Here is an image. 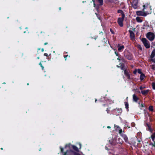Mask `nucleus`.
I'll use <instances>...</instances> for the list:
<instances>
[{
  "label": "nucleus",
  "instance_id": "1",
  "mask_svg": "<svg viewBox=\"0 0 155 155\" xmlns=\"http://www.w3.org/2000/svg\"><path fill=\"white\" fill-rule=\"evenodd\" d=\"M143 11L145 12L147 14H149V13H151V6L150 4L147 3H146L143 5Z\"/></svg>",
  "mask_w": 155,
  "mask_h": 155
},
{
  "label": "nucleus",
  "instance_id": "2",
  "mask_svg": "<svg viewBox=\"0 0 155 155\" xmlns=\"http://www.w3.org/2000/svg\"><path fill=\"white\" fill-rule=\"evenodd\" d=\"M71 147H72L76 151H78V148L77 147H76L75 146L72 145L71 144L69 143L68 144H66L65 146L64 149H66L67 150V151L66 152H64L66 153L67 152V150H68L70 149Z\"/></svg>",
  "mask_w": 155,
  "mask_h": 155
},
{
  "label": "nucleus",
  "instance_id": "3",
  "mask_svg": "<svg viewBox=\"0 0 155 155\" xmlns=\"http://www.w3.org/2000/svg\"><path fill=\"white\" fill-rule=\"evenodd\" d=\"M125 17V15H123V16L121 18H119L117 20V23L118 25L120 27H122L123 26V21Z\"/></svg>",
  "mask_w": 155,
  "mask_h": 155
},
{
  "label": "nucleus",
  "instance_id": "4",
  "mask_svg": "<svg viewBox=\"0 0 155 155\" xmlns=\"http://www.w3.org/2000/svg\"><path fill=\"white\" fill-rule=\"evenodd\" d=\"M154 34L151 32L148 33L147 35V38L150 41H152L154 39Z\"/></svg>",
  "mask_w": 155,
  "mask_h": 155
},
{
  "label": "nucleus",
  "instance_id": "5",
  "mask_svg": "<svg viewBox=\"0 0 155 155\" xmlns=\"http://www.w3.org/2000/svg\"><path fill=\"white\" fill-rule=\"evenodd\" d=\"M142 41L146 48H149L150 47V44L149 42L145 38L142 39Z\"/></svg>",
  "mask_w": 155,
  "mask_h": 155
},
{
  "label": "nucleus",
  "instance_id": "6",
  "mask_svg": "<svg viewBox=\"0 0 155 155\" xmlns=\"http://www.w3.org/2000/svg\"><path fill=\"white\" fill-rule=\"evenodd\" d=\"M147 13L145 12L141 11H137V14L138 15H141L145 16L147 15Z\"/></svg>",
  "mask_w": 155,
  "mask_h": 155
},
{
  "label": "nucleus",
  "instance_id": "7",
  "mask_svg": "<svg viewBox=\"0 0 155 155\" xmlns=\"http://www.w3.org/2000/svg\"><path fill=\"white\" fill-rule=\"evenodd\" d=\"M138 2L137 0H134L132 3L133 8L136 9L137 8Z\"/></svg>",
  "mask_w": 155,
  "mask_h": 155
},
{
  "label": "nucleus",
  "instance_id": "8",
  "mask_svg": "<svg viewBox=\"0 0 155 155\" xmlns=\"http://www.w3.org/2000/svg\"><path fill=\"white\" fill-rule=\"evenodd\" d=\"M114 112L117 115H120L122 112V110L121 109L116 108L114 110Z\"/></svg>",
  "mask_w": 155,
  "mask_h": 155
},
{
  "label": "nucleus",
  "instance_id": "9",
  "mask_svg": "<svg viewBox=\"0 0 155 155\" xmlns=\"http://www.w3.org/2000/svg\"><path fill=\"white\" fill-rule=\"evenodd\" d=\"M129 31L130 34V36L131 39L132 40H134L135 38V36L134 33L133 31L131 30H129Z\"/></svg>",
  "mask_w": 155,
  "mask_h": 155
},
{
  "label": "nucleus",
  "instance_id": "10",
  "mask_svg": "<svg viewBox=\"0 0 155 155\" xmlns=\"http://www.w3.org/2000/svg\"><path fill=\"white\" fill-rule=\"evenodd\" d=\"M114 128L115 130H118L120 134H121L122 133V130L120 129V127L118 126L114 125Z\"/></svg>",
  "mask_w": 155,
  "mask_h": 155
},
{
  "label": "nucleus",
  "instance_id": "11",
  "mask_svg": "<svg viewBox=\"0 0 155 155\" xmlns=\"http://www.w3.org/2000/svg\"><path fill=\"white\" fill-rule=\"evenodd\" d=\"M149 90H146L141 91V92L142 94L144 95L147 94L149 91Z\"/></svg>",
  "mask_w": 155,
  "mask_h": 155
},
{
  "label": "nucleus",
  "instance_id": "12",
  "mask_svg": "<svg viewBox=\"0 0 155 155\" xmlns=\"http://www.w3.org/2000/svg\"><path fill=\"white\" fill-rule=\"evenodd\" d=\"M118 50L120 51H121L124 49V46L123 45L120 46L118 45Z\"/></svg>",
  "mask_w": 155,
  "mask_h": 155
},
{
  "label": "nucleus",
  "instance_id": "13",
  "mask_svg": "<svg viewBox=\"0 0 155 155\" xmlns=\"http://www.w3.org/2000/svg\"><path fill=\"white\" fill-rule=\"evenodd\" d=\"M124 74L128 78L130 79V76L128 72L126 70L124 71Z\"/></svg>",
  "mask_w": 155,
  "mask_h": 155
},
{
  "label": "nucleus",
  "instance_id": "14",
  "mask_svg": "<svg viewBox=\"0 0 155 155\" xmlns=\"http://www.w3.org/2000/svg\"><path fill=\"white\" fill-rule=\"evenodd\" d=\"M133 100L135 102H137L138 99V97L135 94L133 95Z\"/></svg>",
  "mask_w": 155,
  "mask_h": 155
},
{
  "label": "nucleus",
  "instance_id": "15",
  "mask_svg": "<svg viewBox=\"0 0 155 155\" xmlns=\"http://www.w3.org/2000/svg\"><path fill=\"white\" fill-rule=\"evenodd\" d=\"M155 49H154L152 52V53H151V58H153L154 57V56H155Z\"/></svg>",
  "mask_w": 155,
  "mask_h": 155
},
{
  "label": "nucleus",
  "instance_id": "16",
  "mask_svg": "<svg viewBox=\"0 0 155 155\" xmlns=\"http://www.w3.org/2000/svg\"><path fill=\"white\" fill-rule=\"evenodd\" d=\"M122 137L124 139L125 141L127 142V141L128 138L127 136L125 135H122Z\"/></svg>",
  "mask_w": 155,
  "mask_h": 155
},
{
  "label": "nucleus",
  "instance_id": "17",
  "mask_svg": "<svg viewBox=\"0 0 155 155\" xmlns=\"http://www.w3.org/2000/svg\"><path fill=\"white\" fill-rule=\"evenodd\" d=\"M136 20L137 21V22H138L140 23V22H142V20L141 19V18L140 17H136Z\"/></svg>",
  "mask_w": 155,
  "mask_h": 155
},
{
  "label": "nucleus",
  "instance_id": "18",
  "mask_svg": "<svg viewBox=\"0 0 155 155\" xmlns=\"http://www.w3.org/2000/svg\"><path fill=\"white\" fill-rule=\"evenodd\" d=\"M119 65H117V67L118 68L120 67L121 68V69L123 70L124 69V64H119Z\"/></svg>",
  "mask_w": 155,
  "mask_h": 155
},
{
  "label": "nucleus",
  "instance_id": "19",
  "mask_svg": "<svg viewBox=\"0 0 155 155\" xmlns=\"http://www.w3.org/2000/svg\"><path fill=\"white\" fill-rule=\"evenodd\" d=\"M151 138L152 140L153 141H154V140L155 138V133H153V134L151 135Z\"/></svg>",
  "mask_w": 155,
  "mask_h": 155
},
{
  "label": "nucleus",
  "instance_id": "20",
  "mask_svg": "<svg viewBox=\"0 0 155 155\" xmlns=\"http://www.w3.org/2000/svg\"><path fill=\"white\" fill-rule=\"evenodd\" d=\"M144 77H145L144 75L143 74H141L140 75V80H141V81L143 80V79Z\"/></svg>",
  "mask_w": 155,
  "mask_h": 155
},
{
  "label": "nucleus",
  "instance_id": "21",
  "mask_svg": "<svg viewBox=\"0 0 155 155\" xmlns=\"http://www.w3.org/2000/svg\"><path fill=\"white\" fill-rule=\"evenodd\" d=\"M117 12L118 13H121V14L122 15V16H123V15H124L123 11L120 10H118L117 11Z\"/></svg>",
  "mask_w": 155,
  "mask_h": 155
},
{
  "label": "nucleus",
  "instance_id": "22",
  "mask_svg": "<svg viewBox=\"0 0 155 155\" xmlns=\"http://www.w3.org/2000/svg\"><path fill=\"white\" fill-rule=\"evenodd\" d=\"M149 109L150 111H153V107L152 106H150L149 107Z\"/></svg>",
  "mask_w": 155,
  "mask_h": 155
},
{
  "label": "nucleus",
  "instance_id": "23",
  "mask_svg": "<svg viewBox=\"0 0 155 155\" xmlns=\"http://www.w3.org/2000/svg\"><path fill=\"white\" fill-rule=\"evenodd\" d=\"M125 108L127 109H128V103L126 102H125Z\"/></svg>",
  "mask_w": 155,
  "mask_h": 155
},
{
  "label": "nucleus",
  "instance_id": "24",
  "mask_svg": "<svg viewBox=\"0 0 155 155\" xmlns=\"http://www.w3.org/2000/svg\"><path fill=\"white\" fill-rule=\"evenodd\" d=\"M100 3L101 5H102L103 4V0H98Z\"/></svg>",
  "mask_w": 155,
  "mask_h": 155
},
{
  "label": "nucleus",
  "instance_id": "25",
  "mask_svg": "<svg viewBox=\"0 0 155 155\" xmlns=\"http://www.w3.org/2000/svg\"><path fill=\"white\" fill-rule=\"evenodd\" d=\"M137 47L140 50H142V47L140 45H138Z\"/></svg>",
  "mask_w": 155,
  "mask_h": 155
},
{
  "label": "nucleus",
  "instance_id": "26",
  "mask_svg": "<svg viewBox=\"0 0 155 155\" xmlns=\"http://www.w3.org/2000/svg\"><path fill=\"white\" fill-rule=\"evenodd\" d=\"M152 87L153 88V89H155V82L153 83H152Z\"/></svg>",
  "mask_w": 155,
  "mask_h": 155
},
{
  "label": "nucleus",
  "instance_id": "27",
  "mask_svg": "<svg viewBox=\"0 0 155 155\" xmlns=\"http://www.w3.org/2000/svg\"><path fill=\"white\" fill-rule=\"evenodd\" d=\"M145 86H141L140 87V89L141 91H143L142 90L143 89H144V88H145Z\"/></svg>",
  "mask_w": 155,
  "mask_h": 155
},
{
  "label": "nucleus",
  "instance_id": "28",
  "mask_svg": "<svg viewBox=\"0 0 155 155\" xmlns=\"http://www.w3.org/2000/svg\"><path fill=\"white\" fill-rule=\"evenodd\" d=\"M39 65H40L41 67L42 70H43V69H44V67L42 65V64H41V62H40V63H39Z\"/></svg>",
  "mask_w": 155,
  "mask_h": 155
},
{
  "label": "nucleus",
  "instance_id": "29",
  "mask_svg": "<svg viewBox=\"0 0 155 155\" xmlns=\"http://www.w3.org/2000/svg\"><path fill=\"white\" fill-rule=\"evenodd\" d=\"M139 104L140 107H144V105L143 104H141V105L140 104V103H139Z\"/></svg>",
  "mask_w": 155,
  "mask_h": 155
},
{
  "label": "nucleus",
  "instance_id": "30",
  "mask_svg": "<svg viewBox=\"0 0 155 155\" xmlns=\"http://www.w3.org/2000/svg\"><path fill=\"white\" fill-rule=\"evenodd\" d=\"M154 143H150V145H152L153 146L155 147V142L154 141Z\"/></svg>",
  "mask_w": 155,
  "mask_h": 155
},
{
  "label": "nucleus",
  "instance_id": "31",
  "mask_svg": "<svg viewBox=\"0 0 155 155\" xmlns=\"http://www.w3.org/2000/svg\"><path fill=\"white\" fill-rule=\"evenodd\" d=\"M138 72L139 74H141V72L140 70H138Z\"/></svg>",
  "mask_w": 155,
  "mask_h": 155
},
{
  "label": "nucleus",
  "instance_id": "32",
  "mask_svg": "<svg viewBox=\"0 0 155 155\" xmlns=\"http://www.w3.org/2000/svg\"><path fill=\"white\" fill-rule=\"evenodd\" d=\"M44 55L45 56H48V54L47 53H45L44 54Z\"/></svg>",
  "mask_w": 155,
  "mask_h": 155
},
{
  "label": "nucleus",
  "instance_id": "33",
  "mask_svg": "<svg viewBox=\"0 0 155 155\" xmlns=\"http://www.w3.org/2000/svg\"><path fill=\"white\" fill-rule=\"evenodd\" d=\"M150 131L151 132H152V130L151 129L149 128Z\"/></svg>",
  "mask_w": 155,
  "mask_h": 155
},
{
  "label": "nucleus",
  "instance_id": "34",
  "mask_svg": "<svg viewBox=\"0 0 155 155\" xmlns=\"http://www.w3.org/2000/svg\"><path fill=\"white\" fill-rule=\"evenodd\" d=\"M79 145H80V148H81V144L80 143H79Z\"/></svg>",
  "mask_w": 155,
  "mask_h": 155
},
{
  "label": "nucleus",
  "instance_id": "35",
  "mask_svg": "<svg viewBox=\"0 0 155 155\" xmlns=\"http://www.w3.org/2000/svg\"><path fill=\"white\" fill-rule=\"evenodd\" d=\"M115 54H116V55L117 56H118V54L116 53V52H115Z\"/></svg>",
  "mask_w": 155,
  "mask_h": 155
},
{
  "label": "nucleus",
  "instance_id": "36",
  "mask_svg": "<svg viewBox=\"0 0 155 155\" xmlns=\"http://www.w3.org/2000/svg\"><path fill=\"white\" fill-rule=\"evenodd\" d=\"M107 128H110V126H108L107 127Z\"/></svg>",
  "mask_w": 155,
  "mask_h": 155
},
{
  "label": "nucleus",
  "instance_id": "37",
  "mask_svg": "<svg viewBox=\"0 0 155 155\" xmlns=\"http://www.w3.org/2000/svg\"><path fill=\"white\" fill-rule=\"evenodd\" d=\"M47 44V43H46H46H45V44H44V45H46Z\"/></svg>",
  "mask_w": 155,
  "mask_h": 155
},
{
  "label": "nucleus",
  "instance_id": "38",
  "mask_svg": "<svg viewBox=\"0 0 155 155\" xmlns=\"http://www.w3.org/2000/svg\"><path fill=\"white\" fill-rule=\"evenodd\" d=\"M41 51H44V49L43 48H42V49H41Z\"/></svg>",
  "mask_w": 155,
  "mask_h": 155
},
{
  "label": "nucleus",
  "instance_id": "39",
  "mask_svg": "<svg viewBox=\"0 0 155 155\" xmlns=\"http://www.w3.org/2000/svg\"><path fill=\"white\" fill-rule=\"evenodd\" d=\"M95 4L94 3V6L95 7Z\"/></svg>",
  "mask_w": 155,
  "mask_h": 155
},
{
  "label": "nucleus",
  "instance_id": "40",
  "mask_svg": "<svg viewBox=\"0 0 155 155\" xmlns=\"http://www.w3.org/2000/svg\"><path fill=\"white\" fill-rule=\"evenodd\" d=\"M117 59H118V60H120V59H119V58H117Z\"/></svg>",
  "mask_w": 155,
  "mask_h": 155
},
{
  "label": "nucleus",
  "instance_id": "41",
  "mask_svg": "<svg viewBox=\"0 0 155 155\" xmlns=\"http://www.w3.org/2000/svg\"><path fill=\"white\" fill-rule=\"evenodd\" d=\"M119 139H120V138H118V140H119Z\"/></svg>",
  "mask_w": 155,
  "mask_h": 155
},
{
  "label": "nucleus",
  "instance_id": "42",
  "mask_svg": "<svg viewBox=\"0 0 155 155\" xmlns=\"http://www.w3.org/2000/svg\"><path fill=\"white\" fill-rule=\"evenodd\" d=\"M59 8V9H60V10L61 9V8L60 7V8Z\"/></svg>",
  "mask_w": 155,
  "mask_h": 155
},
{
  "label": "nucleus",
  "instance_id": "43",
  "mask_svg": "<svg viewBox=\"0 0 155 155\" xmlns=\"http://www.w3.org/2000/svg\"><path fill=\"white\" fill-rule=\"evenodd\" d=\"M1 150H2V149H3L2 148H1Z\"/></svg>",
  "mask_w": 155,
  "mask_h": 155
},
{
  "label": "nucleus",
  "instance_id": "44",
  "mask_svg": "<svg viewBox=\"0 0 155 155\" xmlns=\"http://www.w3.org/2000/svg\"><path fill=\"white\" fill-rule=\"evenodd\" d=\"M38 58V59H39V57H38V58Z\"/></svg>",
  "mask_w": 155,
  "mask_h": 155
},
{
  "label": "nucleus",
  "instance_id": "45",
  "mask_svg": "<svg viewBox=\"0 0 155 155\" xmlns=\"http://www.w3.org/2000/svg\"><path fill=\"white\" fill-rule=\"evenodd\" d=\"M97 101V100L96 99L95 100V102L96 101Z\"/></svg>",
  "mask_w": 155,
  "mask_h": 155
},
{
  "label": "nucleus",
  "instance_id": "46",
  "mask_svg": "<svg viewBox=\"0 0 155 155\" xmlns=\"http://www.w3.org/2000/svg\"><path fill=\"white\" fill-rule=\"evenodd\" d=\"M121 141H120V143H121Z\"/></svg>",
  "mask_w": 155,
  "mask_h": 155
},
{
  "label": "nucleus",
  "instance_id": "47",
  "mask_svg": "<svg viewBox=\"0 0 155 155\" xmlns=\"http://www.w3.org/2000/svg\"><path fill=\"white\" fill-rule=\"evenodd\" d=\"M27 85H29V84H28H28H27Z\"/></svg>",
  "mask_w": 155,
  "mask_h": 155
}]
</instances>
